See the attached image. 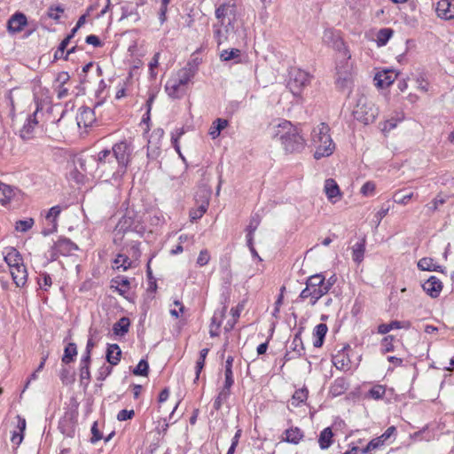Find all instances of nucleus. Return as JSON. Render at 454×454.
I'll list each match as a JSON object with an SVG mask.
<instances>
[{
    "mask_svg": "<svg viewBox=\"0 0 454 454\" xmlns=\"http://www.w3.org/2000/svg\"><path fill=\"white\" fill-rule=\"evenodd\" d=\"M144 217V213L137 212L133 208H127L125 214L119 220L114 229V241L121 239L119 235L128 231H133L142 235L146 230Z\"/></svg>",
    "mask_w": 454,
    "mask_h": 454,
    "instance_id": "7ed1b4c3",
    "label": "nucleus"
},
{
    "mask_svg": "<svg viewBox=\"0 0 454 454\" xmlns=\"http://www.w3.org/2000/svg\"><path fill=\"white\" fill-rule=\"evenodd\" d=\"M386 393V389L381 385H376L372 387L368 393V395L372 399L379 400L381 399Z\"/></svg>",
    "mask_w": 454,
    "mask_h": 454,
    "instance_id": "09e8293b",
    "label": "nucleus"
},
{
    "mask_svg": "<svg viewBox=\"0 0 454 454\" xmlns=\"http://www.w3.org/2000/svg\"><path fill=\"white\" fill-rule=\"evenodd\" d=\"M149 365L148 363L142 359L133 370L135 375L146 376L148 374Z\"/></svg>",
    "mask_w": 454,
    "mask_h": 454,
    "instance_id": "8fccbe9b",
    "label": "nucleus"
},
{
    "mask_svg": "<svg viewBox=\"0 0 454 454\" xmlns=\"http://www.w3.org/2000/svg\"><path fill=\"white\" fill-rule=\"evenodd\" d=\"M393 35L391 28H382L379 31L377 36V43L379 45H385Z\"/></svg>",
    "mask_w": 454,
    "mask_h": 454,
    "instance_id": "c03bdc74",
    "label": "nucleus"
},
{
    "mask_svg": "<svg viewBox=\"0 0 454 454\" xmlns=\"http://www.w3.org/2000/svg\"><path fill=\"white\" fill-rule=\"evenodd\" d=\"M74 425L73 415L66 413V415L60 419L59 428L61 433L67 436L72 437L74 433Z\"/></svg>",
    "mask_w": 454,
    "mask_h": 454,
    "instance_id": "aec40b11",
    "label": "nucleus"
},
{
    "mask_svg": "<svg viewBox=\"0 0 454 454\" xmlns=\"http://www.w3.org/2000/svg\"><path fill=\"white\" fill-rule=\"evenodd\" d=\"M301 330L294 335L291 343L290 348L298 356H301L304 353V347L301 338Z\"/></svg>",
    "mask_w": 454,
    "mask_h": 454,
    "instance_id": "58836bf2",
    "label": "nucleus"
},
{
    "mask_svg": "<svg viewBox=\"0 0 454 454\" xmlns=\"http://www.w3.org/2000/svg\"><path fill=\"white\" fill-rule=\"evenodd\" d=\"M418 267L421 270L442 271V267L435 263L433 257H422L418 262Z\"/></svg>",
    "mask_w": 454,
    "mask_h": 454,
    "instance_id": "cd10ccee",
    "label": "nucleus"
},
{
    "mask_svg": "<svg viewBox=\"0 0 454 454\" xmlns=\"http://www.w3.org/2000/svg\"><path fill=\"white\" fill-rule=\"evenodd\" d=\"M351 351L349 345L344 346L333 356V364L336 369L340 371H348L350 369V358L348 352Z\"/></svg>",
    "mask_w": 454,
    "mask_h": 454,
    "instance_id": "f8f14e48",
    "label": "nucleus"
},
{
    "mask_svg": "<svg viewBox=\"0 0 454 454\" xmlns=\"http://www.w3.org/2000/svg\"><path fill=\"white\" fill-rule=\"evenodd\" d=\"M230 394L231 391H227L222 388L214 402V409L219 411L222 407V404L227 401Z\"/></svg>",
    "mask_w": 454,
    "mask_h": 454,
    "instance_id": "49530a36",
    "label": "nucleus"
},
{
    "mask_svg": "<svg viewBox=\"0 0 454 454\" xmlns=\"http://www.w3.org/2000/svg\"><path fill=\"white\" fill-rule=\"evenodd\" d=\"M208 351L209 349L208 348H203L200 350V357L196 363V376H195V380H194V382H196L199 378H200V374L205 365V360H206V357L208 354Z\"/></svg>",
    "mask_w": 454,
    "mask_h": 454,
    "instance_id": "a19ab883",
    "label": "nucleus"
},
{
    "mask_svg": "<svg viewBox=\"0 0 454 454\" xmlns=\"http://www.w3.org/2000/svg\"><path fill=\"white\" fill-rule=\"evenodd\" d=\"M284 434L283 441L293 444H298L303 438V433L299 427L288 428L284 432Z\"/></svg>",
    "mask_w": 454,
    "mask_h": 454,
    "instance_id": "a878e982",
    "label": "nucleus"
},
{
    "mask_svg": "<svg viewBox=\"0 0 454 454\" xmlns=\"http://www.w3.org/2000/svg\"><path fill=\"white\" fill-rule=\"evenodd\" d=\"M240 55V51L239 49H231V50H223L220 53V59L223 61H229L239 58Z\"/></svg>",
    "mask_w": 454,
    "mask_h": 454,
    "instance_id": "de8ad7c7",
    "label": "nucleus"
},
{
    "mask_svg": "<svg viewBox=\"0 0 454 454\" xmlns=\"http://www.w3.org/2000/svg\"><path fill=\"white\" fill-rule=\"evenodd\" d=\"M384 440L381 436L372 439L369 442V447H371L373 450L378 449L379 447L382 446L384 443Z\"/></svg>",
    "mask_w": 454,
    "mask_h": 454,
    "instance_id": "69168bd1",
    "label": "nucleus"
},
{
    "mask_svg": "<svg viewBox=\"0 0 454 454\" xmlns=\"http://www.w3.org/2000/svg\"><path fill=\"white\" fill-rule=\"evenodd\" d=\"M14 192L10 185L0 183V204L3 206L7 205L12 198L13 197Z\"/></svg>",
    "mask_w": 454,
    "mask_h": 454,
    "instance_id": "c9c22d12",
    "label": "nucleus"
},
{
    "mask_svg": "<svg viewBox=\"0 0 454 454\" xmlns=\"http://www.w3.org/2000/svg\"><path fill=\"white\" fill-rule=\"evenodd\" d=\"M90 361L88 359V356H82L80 361V368H79V374H80V380L81 384L84 386H88L90 380Z\"/></svg>",
    "mask_w": 454,
    "mask_h": 454,
    "instance_id": "4be33fe9",
    "label": "nucleus"
},
{
    "mask_svg": "<svg viewBox=\"0 0 454 454\" xmlns=\"http://www.w3.org/2000/svg\"><path fill=\"white\" fill-rule=\"evenodd\" d=\"M448 196L444 194H438L434 200L432 201L431 205L428 207L430 210L436 211L439 209L441 205H443L447 200Z\"/></svg>",
    "mask_w": 454,
    "mask_h": 454,
    "instance_id": "603ef678",
    "label": "nucleus"
},
{
    "mask_svg": "<svg viewBox=\"0 0 454 454\" xmlns=\"http://www.w3.org/2000/svg\"><path fill=\"white\" fill-rule=\"evenodd\" d=\"M34 225L33 218H27L25 220H19L15 223V230L20 232H26Z\"/></svg>",
    "mask_w": 454,
    "mask_h": 454,
    "instance_id": "a18cd8bd",
    "label": "nucleus"
},
{
    "mask_svg": "<svg viewBox=\"0 0 454 454\" xmlns=\"http://www.w3.org/2000/svg\"><path fill=\"white\" fill-rule=\"evenodd\" d=\"M333 433L331 427L325 428L319 434L318 443L322 450L328 449L333 443Z\"/></svg>",
    "mask_w": 454,
    "mask_h": 454,
    "instance_id": "473e14b6",
    "label": "nucleus"
},
{
    "mask_svg": "<svg viewBox=\"0 0 454 454\" xmlns=\"http://www.w3.org/2000/svg\"><path fill=\"white\" fill-rule=\"evenodd\" d=\"M135 416L134 410H121L117 414V419L119 421H125L131 419Z\"/></svg>",
    "mask_w": 454,
    "mask_h": 454,
    "instance_id": "6e6d98bb",
    "label": "nucleus"
},
{
    "mask_svg": "<svg viewBox=\"0 0 454 454\" xmlns=\"http://www.w3.org/2000/svg\"><path fill=\"white\" fill-rule=\"evenodd\" d=\"M376 185L373 182H366L361 188V193L364 196H372L374 193Z\"/></svg>",
    "mask_w": 454,
    "mask_h": 454,
    "instance_id": "5fc2aeb1",
    "label": "nucleus"
},
{
    "mask_svg": "<svg viewBox=\"0 0 454 454\" xmlns=\"http://www.w3.org/2000/svg\"><path fill=\"white\" fill-rule=\"evenodd\" d=\"M329 131L330 128L325 123H321L312 131V142L316 147L314 157L317 160L330 156L334 151L335 145Z\"/></svg>",
    "mask_w": 454,
    "mask_h": 454,
    "instance_id": "20e7f679",
    "label": "nucleus"
},
{
    "mask_svg": "<svg viewBox=\"0 0 454 454\" xmlns=\"http://www.w3.org/2000/svg\"><path fill=\"white\" fill-rule=\"evenodd\" d=\"M61 208L59 206H54L50 208L49 212L46 215V221L49 223L50 227L48 229H44L43 231V234L44 236L49 235L57 231V219L60 215Z\"/></svg>",
    "mask_w": 454,
    "mask_h": 454,
    "instance_id": "f3484780",
    "label": "nucleus"
},
{
    "mask_svg": "<svg viewBox=\"0 0 454 454\" xmlns=\"http://www.w3.org/2000/svg\"><path fill=\"white\" fill-rule=\"evenodd\" d=\"M326 286L329 285V287L333 286V282H325V278L322 274H316L308 278L306 281V286Z\"/></svg>",
    "mask_w": 454,
    "mask_h": 454,
    "instance_id": "ea45409f",
    "label": "nucleus"
},
{
    "mask_svg": "<svg viewBox=\"0 0 454 454\" xmlns=\"http://www.w3.org/2000/svg\"><path fill=\"white\" fill-rule=\"evenodd\" d=\"M333 47L338 51L336 83L339 88L345 89L351 82V71L353 67L352 63L349 62L351 55L345 46L344 42L340 38H337L333 42Z\"/></svg>",
    "mask_w": 454,
    "mask_h": 454,
    "instance_id": "f03ea898",
    "label": "nucleus"
},
{
    "mask_svg": "<svg viewBox=\"0 0 454 454\" xmlns=\"http://www.w3.org/2000/svg\"><path fill=\"white\" fill-rule=\"evenodd\" d=\"M324 190H325L327 199L333 202L336 201V200H333V199L340 198V191L339 185L332 178L325 180Z\"/></svg>",
    "mask_w": 454,
    "mask_h": 454,
    "instance_id": "5701e85b",
    "label": "nucleus"
},
{
    "mask_svg": "<svg viewBox=\"0 0 454 454\" xmlns=\"http://www.w3.org/2000/svg\"><path fill=\"white\" fill-rule=\"evenodd\" d=\"M85 42H86V43L91 44L94 47H100V46H102V43H101L100 39L97 35H88L85 38Z\"/></svg>",
    "mask_w": 454,
    "mask_h": 454,
    "instance_id": "680f3d73",
    "label": "nucleus"
},
{
    "mask_svg": "<svg viewBox=\"0 0 454 454\" xmlns=\"http://www.w3.org/2000/svg\"><path fill=\"white\" fill-rule=\"evenodd\" d=\"M348 382L344 378H337L331 386L330 393L333 396L343 394L348 388Z\"/></svg>",
    "mask_w": 454,
    "mask_h": 454,
    "instance_id": "c756f323",
    "label": "nucleus"
},
{
    "mask_svg": "<svg viewBox=\"0 0 454 454\" xmlns=\"http://www.w3.org/2000/svg\"><path fill=\"white\" fill-rule=\"evenodd\" d=\"M94 121V112L89 107L80 109L77 116V123L79 126L82 123L84 127L90 126Z\"/></svg>",
    "mask_w": 454,
    "mask_h": 454,
    "instance_id": "c85d7f7f",
    "label": "nucleus"
},
{
    "mask_svg": "<svg viewBox=\"0 0 454 454\" xmlns=\"http://www.w3.org/2000/svg\"><path fill=\"white\" fill-rule=\"evenodd\" d=\"M412 196H413V192L403 194L402 192H397L394 194L393 200L395 203L405 205L409 202V200L412 198Z\"/></svg>",
    "mask_w": 454,
    "mask_h": 454,
    "instance_id": "864d4df0",
    "label": "nucleus"
},
{
    "mask_svg": "<svg viewBox=\"0 0 454 454\" xmlns=\"http://www.w3.org/2000/svg\"><path fill=\"white\" fill-rule=\"evenodd\" d=\"M196 73V65L192 62H188L185 67L178 70L173 76L188 86V83L192 81Z\"/></svg>",
    "mask_w": 454,
    "mask_h": 454,
    "instance_id": "2eb2a0df",
    "label": "nucleus"
},
{
    "mask_svg": "<svg viewBox=\"0 0 454 454\" xmlns=\"http://www.w3.org/2000/svg\"><path fill=\"white\" fill-rule=\"evenodd\" d=\"M165 90L170 98H180L185 95L187 86L171 76L166 82Z\"/></svg>",
    "mask_w": 454,
    "mask_h": 454,
    "instance_id": "ddd939ff",
    "label": "nucleus"
},
{
    "mask_svg": "<svg viewBox=\"0 0 454 454\" xmlns=\"http://www.w3.org/2000/svg\"><path fill=\"white\" fill-rule=\"evenodd\" d=\"M167 12H168V5H164L160 4V7L159 10V20L160 24H163L167 20Z\"/></svg>",
    "mask_w": 454,
    "mask_h": 454,
    "instance_id": "e2e57ef3",
    "label": "nucleus"
},
{
    "mask_svg": "<svg viewBox=\"0 0 454 454\" xmlns=\"http://www.w3.org/2000/svg\"><path fill=\"white\" fill-rule=\"evenodd\" d=\"M91 434H92V437H91L90 441L92 443L97 442L98 441H99L102 438V434L99 432V430L98 429L97 422H95L91 427Z\"/></svg>",
    "mask_w": 454,
    "mask_h": 454,
    "instance_id": "052dcab7",
    "label": "nucleus"
},
{
    "mask_svg": "<svg viewBox=\"0 0 454 454\" xmlns=\"http://www.w3.org/2000/svg\"><path fill=\"white\" fill-rule=\"evenodd\" d=\"M394 337L392 335L386 336L382 340V346L384 352H391L394 350V345L392 343Z\"/></svg>",
    "mask_w": 454,
    "mask_h": 454,
    "instance_id": "bf43d9fd",
    "label": "nucleus"
},
{
    "mask_svg": "<svg viewBox=\"0 0 454 454\" xmlns=\"http://www.w3.org/2000/svg\"><path fill=\"white\" fill-rule=\"evenodd\" d=\"M129 319L126 317H123L114 324L113 332L115 335L123 336L129 332Z\"/></svg>",
    "mask_w": 454,
    "mask_h": 454,
    "instance_id": "2f4dec72",
    "label": "nucleus"
},
{
    "mask_svg": "<svg viewBox=\"0 0 454 454\" xmlns=\"http://www.w3.org/2000/svg\"><path fill=\"white\" fill-rule=\"evenodd\" d=\"M435 11L438 17L450 20L454 18V3H451L450 0H440Z\"/></svg>",
    "mask_w": 454,
    "mask_h": 454,
    "instance_id": "a211bd4d",
    "label": "nucleus"
},
{
    "mask_svg": "<svg viewBox=\"0 0 454 454\" xmlns=\"http://www.w3.org/2000/svg\"><path fill=\"white\" fill-rule=\"evenodd\" d=\"M411 326V323L408 321L401 322L397 320L391 321L389 324H381L378 326V333L380 334H386L393 329L405 328L408 329Z\"/></svg>",
    "mask_w": 454,
    "mask_h": 454,
    "instance_id": "393cba45",
    "label": "nucleus"
},
{
    "mask_svg": "<svg viewBox=\"0 0 454 454\" xmlns=\"http://www.w3.org/2000/svg\"><path fill=\"white\" fill-rule=\"evenodd\" d=\"M27 20L25 14L22 12H15L8 20L7 28L12 34H16L23 30L27 25Z\"/></svg>",
    "mask_w": 454,
    "mask_h": 454,
    "instance_id": "4468645a",
    "label": "nucleus"
},
{
    "mask_svg": "<svg viewBox=\"0 0 454 454\" xmlns=\"http://www.w3.org/2000/svg\"><path fill=\"white\" fill-rule=\"evenodd\" d=\"M236 5L234 4H222L215 10V18L217 22H231L236 21Z\"/></svg>",
    "mask_w": 454,
    "mask_h": 454,
    "instance_id": "9b49d317",
    "label": "nucleus"
},
{
    "mask_svg": "<svg viewBox=\"0 0 454 454\" xmlns=\"http://www.w3.org/2000/svg\"><path fill=\"white\" fill-rule=\"evenodd\" d=\"M309 82V73L298 68H292L290 70L287 86L294 96H300L302 89L306 87Z\"/></svg>",
    "mask_w": 454,
    "mask_h": 454,
    "instance_id": "6e6552de",
    "label": "nucleus"
},
{
    "mask_svg": "<svg viewBox=\"0 0 454 454\" xmlns=\"http://www.w3.org/2000/svg\"><path fill=\"white\" fill-rule=\"evenodd\" d=\"M77 356V348L76 345L73 342L68 343L67 346L64 349V355L62 356V362L66 364H70L74 361V357Z\"/></svg>",
    "mask_w": 454,
    "mask_h": 454,
    "instance_id": "4c0bfd02",
    "label": "nucleus"
},
{
    "mask_svg": "<svg viewBox=\"0 0 454 454\" xmlns=\"http://www.w3.org/2000/svg\"><path fill=\"white\" fill-rule=\"evenodd\" d=\"M121 350L117 344H109L106 349V360L111 365H116L121 359Z\"/></svg>",
    "mask_w": 454,
    "mask_h": 454,
    "instance_id": "bb28decb",
    "label": "nucleus"
},
{
    "mask_svg": "<svg viewBox=\"0 0 454 454\" xmlns=\"http://www.w3.org/2000/svg\"><path fill=\"white\" fill-rule=\"evenodd\" d=\"M327 330L328 328L325 324H319L315 327L314 335L316 336V340H314L313 343L314 347H322Z\"/></svg>",
    "mask_w": 454,
    "mask_h": 454,
    "instance_id": "f704fd0d",
    "label": "nucleus"
},
{
    "mask_svg": "<svg viewBox=\"0 0 454 454\" xmlns=\"http://www.w3.org/2000/svg\"><path fill=\"white\" fill-rule=\"evenodd\" d=\"M112 154L115 159V163L118 168H120L122 171L125 170L128 164L130 161L131 154L133 152V148L128 141H121L116 143L112 149Z\"/></svg>",
    "mask_w": 454,
    "mask_h": 454,
    "instance_id": "0eeeda50",
    "label": "nucleus"
},
{
    "mask_svg": "<svg viewBox=\"0 0 454 454\" xmlns=\"http://www.w3.org/2000/svg\"><path fill=\"white\" fill-rule=\"evenodd\" d=\"M36 114L37 111H35L32 115H29L22 129H20V135L23 140H27L31 137L35 127L38 123L36 120Z\"/></svg>",
    "mask_w": 454,
    "mask_h": 454,
    "instance_id": "6ab92c4d",
    "label": "nucleus"
},
{
    "mask_svg": "<svg viewBox=\"0 0 454 454\" xmlns=\"http://www.w3.org/2000/svg\"><path fill=\"white\" fill-rule=\"evenodd\" d=\"M208 206V202L203 201L198 208L192 209L190 211V218L192 221H196L202 217V215L206 213Z\"/></svg>",
    "mask_w": 454,
    "mask_h": 454,
    "instance_id": "37998d69",
    "label": "nucleus"
},
{
    "mask_svg": "<svg viewBox=\"0 0 454 454\" xmlns=\"http://www.w3.org/2000/svg\"><path fill=\"white\" fill-rule=\"evenodd\" d=\"M273 137L278 138L286 153H300L304 149L305 140L296 127L283 121L273 128Z\"/></svg>",
    "mask_w": 454,
    "mask_h": 454,
    "instance_id": "f257e3e1",
    "label": "nucleus"
},
{
    "mask_svg": "<svg viewBox=\"0 0 454 454\" xmlns=\"http://www.w3.org/2000/svg\"><path fill=\"white\" fill-rule=\"evenodd\" d=\"M54 248L56 249V253H59V255H66L67 253L79 249L78 246L68 239H59L55 243Z\"/></svg>",
    "mask_w": 454,
    "mask_h": 454,
    "instance_id": "b1692460",
    "label": "nucleus"
},
{
    "mask_svg": "<svg viewBox=\"0 0 454 454\" xmlns=\"http://www.w3.org/2000/svg\"><path fill=\"white\" fill-rule=\"evenodd\" d=\"M112 365H103L99 368L98 373V380H105L112 372Z\"/></svg>",
    "mask_w": 454,
    "mask_h": 454,
    "instance_id": "4d7b16f0",
    "label": "nucleus"
},
{
    "mask_svg": "<svg viewBox=\"0 0 454 454\" xmlns=\"http://www.w3.org/2000/svg\"><path fill=\"white\" fill-rule=\"evenodd\" d=\"M214 37L218 45L228 41L229 35L234 31V24L231 22H217L214 25Z\"/></svg>",
    "mask_w": 454,
    "mask_h": 454,
    "instance_id": "9d476101",
    "label": "nucleus"
},
{
    "mask_svg": "<svg viewBox=\"0 0 454 454\" xmlns=\"http://www.w3.org/2000/svg\"><path fill=\"white\" fill-rule=\"evenodd\" d=\"M22 440H23V434L17 432V431H14L12 433L11 441L13 444L20 445L21 443Z\"/></svg>",
    "mask_w": 454,
    "mask_h": 454,
    "instance_id": "774afa93",
    "label": "nucleus"
},
{
    "mask_svg": "<svg viewBox=\"0 0 454 454\" xmlns=\"http://www.w3.org/2000/svg\"><path fill=\"white\" fill-rule=\"evenodd\" d=\"M389 211V206L383 205L380 209L375 215V223L379 225L381 220L387 215Z\"/></svg>",
    "mask_w": 454,
    "mask_h": 454,
    "instance_id": "13d9d810",
    "label": "nucleus"
},
{
    "mask_svg": "<svg viewBox=\"0 0 454 454\" xmlns=\"http://www.w3.org/2000/svg\"><path fill=\"white\" fill-rule=\"evenodd\" d=\"M114 156L112 154V152L110 150H103L98 153L97 158H93V160L98 162V165H106L109 164L111 165V169L114 168L115 161L113 160Z\"/></svg>",
    "mask_w": 454,
    "mask_h": 454,
    "instance_id": "7c9ffc66",
    "label": "nucleus"
},
{
    "mask_svg": "<svg viewBox=\"0 0 454 454\" xmlns=\"http://www.w3.org/2000/svg\"><path fill=\"white\" fill-rule=\"evenodd\" d=\"M59 378L64 384H72L74 382V375L70 373L69 369L63 367L59 373Z\"/></svg>",
    "mask_w": 454,
    "mask_h": 454,
    "instance_id": "3c124183",
    "label": "nucleus"
},
{
    "mask_svg": "<svg viewBox=\"0 0 454 454\" xmlns=\"http://www.w3.org/2000/svg\"><path fill=\"white\" fill-rule=\"evenodd\" d=\"M63 9L59 6L58 7H51L49 9V17L54 20H58L59 18V13L63 12Z\"/></svg>",
    "mask_w": 454,
    "mask_h": 454,
    "instance_id": "0e129e2a",
    "label": "nucleus"
},
{
    "mask_svg": "<svg viewBox=\"0 0 454 454\" xmlns=\"http://www.w3.org/2000/svg\"><path fill=\"white\" fill-rule=\"evenodd\" d=\"M308 398V390L307 388H301L296 390L292 397V404L294 406H298L300 403H304Z\"/></svg>",
    "mask_w": 454,
    "mask_h": 454,
    "instance_id": "79ce46f5",
    "label": "nucleus"
},
{
    "mask_svg": "<svg viewBox=\"0 0 454 454\" xmlns=\"http://www.w3.org/2000/svg\"><path fill=\"white\" fill-rule=\"evenodd\" d=\"M354 255H362L364 253V244L357 242L353 246Z\"/></svg>",
    "mask_w": 454,
    "mask_h": 454,
    "instance_id": "338daca9",
    "label": "nucleus"
},
{
    "mask_svg": "<svg viewBox=\"0 0 454 454\" xmlns=\"http://www.w3.org/2000/svg\"><path fill=\"white\" fill-rule=\"evenodd\" d=\"M379 114V110L364 95H360L353 110V115L358 121L367 125L372 123Z\"/></svg>",
    "mask_w": 454,
    "mask_h": 454,
    "instance_id": "39448f33",
    "label": "nucleus"
},
{
    "mask_svg": "<svg viewBox=\"0 0 454 454\" xmlns=\"http://www.w3.org/2000/svg\"><path fill=\"white\" fill-rule=\"evenodd\" d=\"M228 125V121L224 119L218 118L216 119L210 127L209 135L213 139L219 137L221 131L225 129Z\"/></svg>",
    "mask_w": 454,
    "mask_h": 454,
    "instance_id": "e433bc0d",
    "label": "nucleus"
},
{
    "mask_svg": "<svg viewBox=\"0 0 454 454\" xmlns=\"http://www.w3.org/2000/svg\"><path fill=\"white\" fill-rule=\"evenodd\" d=\"M260 223L259 218L256 216H254L247 227L248 233L247 235V245L250 248V252L252 253V255H258L257 252L255 251L254 247L252 245V239H253V233L257 229L258 225Z\"/></svg>",
    "mask_w": 454,
    "mask_h": 454,
    "instance_id": "72a5a7b5",
    "label": "nucleus"
},
{
    "mask_svg": "<svg viewBox=\"0 0 454 454\" xmlns=\"http://www.w3.org/2000/svg\"><path fill=\"white\" fill-rule=\"evenodd\" d=\"M332 287L329 285L326 286H306V287L301 292L299 299L304 301L309 299V304L314 306L317 301L326 294Z\"/></svg>",
    "mask_w": 454,
    "mask_h": 454,
    "instance_id": "1a4fd4ad",
    "label": "nucleus"
},
{
    "mask_svg": "<svg viewBox=\"0 0 454 454\" xmlns=\"http://www.w3.org/2000/svg\"><path fill=\"white\" fill-rule=\"evenodd\" d=\"M396 78V74L393 71H384L378 73L375 75L374 81L376 82V85L381 89L388 87L391 85Z\"/></svg>",
    "mask_w": 454,
    "mask_h": 454,
    "instance_id": "412c9836",
    "label": "nucleus"
},
{
    "mask_svg": "<svg viewBox=\"0 0 454 454\" xmlns=\"http://www.w3.org/2000/svg\"><path fill=\"white\" fill-rule=\"evenodd\" d=\"M423 290L432 298H437L442 289V283L434 276L430 277L423 285Z\"/></svg>",
    "mask_w": 454,
    "mask_h": 454,
    "instance_id": "dca6fc26",
    "label": "nucleus"
},
{
    "mask_svg": "<svg viewBox=\"0 0 454 454\" xmlns=\"http://www.w3.org/2000/svg\"><path fill=\"white\" fill-rule=\"evenodd\" d=\"M7 264L12 280L18 287H23L27 280V267L23 262V257H3Z\"/></svg>",
    "mask_w": 454,
    "mask_h": 454,
    "instance_id": "423d86ee",
    "label": "nucleus"
}]
</instances>
